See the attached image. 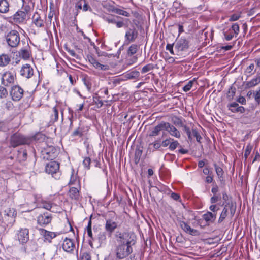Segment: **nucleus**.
<instances>
[{
  "label": "nucleus",
  "instance_id": "nucleus-3",
  "mask_svg": "<svg viewBox=\"0 0 260 260\" xmlns=\"http://www.w3.org/2000/svg\"><path fill=\"white\" fill-rule=\"evenodd\" d=\"M132 251V247L130 246L119 244L116 249V257L120 259H123L128 256Z\"/></svg>",
  "mask_w": 260,
  "mask_h": 260
},
{
  "label": "nucleus",
  "instance_id": "nucleus-10",
  "mask_svg": "<svg viewBox=\"0 0 260 260\" xmlns=\"http://www.w3.org/2000/svg\"><path fill=\"white\" fill-rule=\"evenodd\" d=\"M42 152L44 158L50 160L55 158L58 153L57 149L52 146L45 148Z\"/></svg>",
  "mask_w": 260,
  "mask_h": 260
},
{
  "label": "nucleus",
  "instance_id": "nucleus-60",
  "mask_svg": "<svg viewBox=\"0 0 260 260\" xmlns=\"http://www.w3.org/2000/svg\"><path fill=\"white\" fill-rule=\"evenodd\" d=\"M81 260H91V257L89 254L84 253L81 257Z\"/></svg>",
  "mask_w": 260,
  "mask_h": 260
},
{
  "label": "nucleus",
  "instance_id": "nucleus-41",
  "mask_svg": "<svg viewBox=\"0 0 260 260\" xmlns=\"http://www.w3.org/2000/svg\"><path fill=\"white\" fill-rule=\"evenodd\" d=\"M171 141L172 142L169 145V148L170 150L173 151L179 145V143L177 140H174L173 139H171Z\"/></svg>",
  "mask_w": 260,
  "mask_h": 260
},
{
  "label": "nucleus",
  "instance_id": "nucleus-32",
  "mask_svg": "<svg viewBox=\"0 0 260 260\" xmlns=\"http://www.w3.org/2000/svg\"><path fill=\"white\" fill-rule=\"evenodd\" d=\"M215 212H207L203 217L206 222H213L215 219Z\"/></svg>",
  "mask_w": 260,
  "mask_h": 260
},
{
  "label": "nucleus",
  "instance_id": "nucleus-12",
  "mask_svg": "<svg viewBox=\"0 0 260 260\" xmlns=\"http://www.w3.org/2000/svg\"><path fill=\"white\" fill-rule=\"evenodd\" d=\"M23 90L19 86L12 87L10 94L13 100L15 101H19L23 97Z\"/></svg>",
  "mask_w": 260,
  "mask_h": 260
},
{
  "label": "nucleus",
  "instance_id": "nucleus-39",
  "mask_svg": "<svg viewBox=\"0 0 260 260\" xmlns=\"http://www.w3.org/2000/svg\"><path fill=\"white\" fill-rule=\"evenodd\" d=\"M137 45L135 44H132L129 46L128 49L127 54L128 55H133L137 52Z\"/></svg>",
  "mask_w": 260,
  "mask_h": 260
},
{
  "label": "nucleus",
  "instance_id": "nucleus-37",
  "mask_svg": "<svg viewBox=\"0 0 260 260\" xmlns=\"http://www.w3.org/2000/svg\"><path fill=\"white\" fill-rule=\"evenodd\" d=\"M58 119V111L56 107H53L52 109V114L51 116V120L52 122H54L57 121Z\"/></svg>",
  "mask_w": 260,
  "mask_h": 260
},
{
  "label": "nucleus",
  "instance_id": "nucleus-24",
  "mask_svg": "<svg viewBox=\"0 0 260 260\" xmlns=\"http://www.w3.org/2000/svg\"><path fill=\"white\" fill-rule=\"evenodd\" d=\"M40 231L41 235L43 236L45 239L49 242L52 238L56 237V234L54 232H49L43 229H41Z\"/></svg>",
  "mask_w": 260,
  "mask_h": 260
},
{
  "label": "nucleus",
  "instance_id": "nucleus-31",
  "mask_svg": "<svg viewBox=\"0 0 260 260\" xmlns=\"http://www.w3.org/2000/svg\"><path fill=\"white\" fill-rule=\"evenodd\" d=\"M260 83V75L253 78L251 81L247 82L246 86L251 88L258 85Z\"/></svg>",
  "mask_w": 260,
  "mask_h": 260
},
{
  "label": "nucleus",
  "instance_id": "nucleus-7",
  "mask_svg": "<svg viewBox=\"0 0 260 260\" xmlns=\"http://www.w3.org/2000/svg\"><path fill=\"white\" fill-rule=\"evenodd\" d=\"M52 216L48 212H43L37 217V223L42 226H44L50 223L52 220Z\"/></svg>",
  "mask_w": 260,
  "mask_h": 260
},
{
  "label": "nucleus",
  "instance_id": "nucleus-59",
  "mask_svg": "<svg viewBox=\"0 0 260 260\" xmlns=\"http://www.w3.org/2000/svg\"><path fill=\"white\" fill-rule=\"evenodd\" d=\"M184 129L185 132H186L188 138L190 139L191 136V133L190 132L189 128L185 125L184 126Z\"/></svg>",
  "mask_w": 260,
  "mask_h": 260
},
{
  "label": "nucleus",
  "instance_id": "nucleus-30",
  "mask_svg": "<svg viewBox=\"0 0 260 260\" xmlns=\"http://www.w3.org/2000/svg\"><path fill=\"white\" fill-rule=\"evenodd\" d=\"M69 196L72 199L74 200H77L79 198V189L77 187H72L70 188L69 191Z\"/></svg>",
  "mask_w": 260,
  "mask_h": 260
},
{
  "label": "nucleus",
  "instance_id": "nucleus-42",
  "mask_svg": "<svg viewBox=\"0 0 260 260\" xmlns=\"http://www.w3.org/2000/svg\"><path fill=\"white\" fill-rule=\"evenodd\" d=\"M195 82L196 81L194 80L189 81L187 83V84L183 87V91L185 92H187V91H189L191 89V88H192L193 84L194 83H195Z\"/></svg>",
  "mask_w": 260,
  "mask_h": 260
},
{
  "label": "nucleus",
  "instance_id": "nucleus-36",
  "mask_svg": "<svg viewBox=\"0 0 260 260\" xmlns=\"http://www.w3.org/2000/svg\"><path fill=\"white\" fill-rule=\"evenodd\" d=\"M140 76V73L137 71H133L126 75L127 78L129 79H138Z\"/></svg>",
  "mask_w": 260,
  "mask_h": 260
},
{
  "label": "nucleus",
  "instance_id": "nucleus-5",
  "mask_svg": "<svg viewBox=\"0 0 260 260\" xmlns=\"http://www.w3.org/2000/svg\"><path fill=\"white\" fill-rule=\"evenodd\" d=\"M59 165L55 161H52L48 162L45 167V171L48 174H50L55 178H58L59 176Z\"/></svg>",
  "mask_w": 260,
  "mask_h": 260
},
{
  "label": "nucleus",
  "instance_id": "nucleus-29",
  "mask_svg": "<svg viewBox=\"0 0 260 260\" xmlns=\"http://www.w3.org/2000/svg\"><path fill=\"white\" fill-rule=\"evenodd\" d=\"M160 147V140L158 139L155 140L154 142L149 144L148 147V150H150V151H153L155 150L158 149Z\"/></svg>",
  "mask_w": 260,
  "mask_h": 260
},
{
  "label": "nucleus",
  "instance_id": "nucleus-63",
  "mask_svg": "<svg viewBox=\"0 0 260 260\" xmlns=\"http://www.w3.org/2000/svg\"><path fill=\"white\" fill-rule=\"evenodd\" d=\"M82 135V132L80 130L79 128H78V129L75 130L73 132V134H72V135L73 136H81Z\"/></svg>",
  "mask_w": 260,
  "mask_h": 260
},
{
  "label": "nucleus",
  "instance_id": "nucleus-8",
  "mask_svg": "<svg viewBox=\"0 0 260 260\" xmlns=\"http://www.w3.org/2000/svg\"><path fill=\"white\" fill-rule=\"evenodd\" d=\"M15 78V74L9 71L6 72L2 75V84L6 86H9L14 83Z\"/></svg>",
  "mask_w": 260,
  "mask_h": 260
},
{
  "label": "nucleus",
  "instance_id": "nucleus-16",
  "mask_svg": "<svg viewBox=\"0 0 260 260\" xmlns=\"http://www.w3.org/2000/svg\"><path fill=\"white\" fill-rule=\"evenodd\" d=\"M28 230L27 229H21L17 233V239L20 243H26L29 239Z\"/></svg>",
  "mask_w": 260,
  "mask_h": 260
},
{
  "label": "nucleus",
  "instance_id": "nucleus-21",
  "mask_svg": "<svg viewBox=\"0 0 260 260\" xmlns=\"http://www.w3.org/2000/svg\"><path fill=\"white\" fill-rule=\"evenodd\" d=\"M117 223L115 221H113V220H112V219H106L105 229L110 234H111L117 228Z\"/></svg>",
  "mask_w": 260,
  "mask_h": 260
},
{
  "label": "nucleus",
  "instance_id": "nucleus-22",
  "mask_svg": "<svg viewBox=\"0 0 260 260\" xmlns=\"http://www.w3.org/2000/svg\"><path fill=\"white\" fill-rule=\"evenodd\" d=\"M89 61L93 66L98 70L106 71L109 69V66L108 65L101 64L93 58H92L89 60Z\"/></svg>",
  "mask_w": 260,
  "mask_h": 260
},
{
  "label": "nucleus",
  "instance_id": "nucleus-45",
  "mask_svg": "<svg viewBox=\"0 0 260 260\" xmlns=\"http://www.w3.org/2000/svg\"><path fill=\"white\" fill-rule=\"evenodd\" d=\"M7 95L8 91L3 86H0V98H5Z\"/></svg>",
  "mask_w": 260,
  "mask_h": 260
},
{
  "label": "nucleus",
  "instance_id": "nucleus-52",
  "mask_svg": "<svg viewBox=\"0 0 260 260\" xmlns=\"http://www.w3.org/2000/svg\"><path fill=\"white\" fill-rule=\"evenodd\" d=\"M83 0H79L77 2L75 5L76 9L78 11L82 9Z\"/></svg>",
  "mask_w": 260,
  "mask_h": 260
},
{
  "label": "nucleus",
  "instance_id": "nucleus-58",
  "mask_svg": "<svg viewBox=\"0 0 260 260\" xmlns=\"http://www.w3.org/2000/svg\"><path fill=\"white\" fill-rule=\"evenodd\" d=\"M166 49L169 51L172 54H174L173 51V45L168 44L166 46Z\"/></svg>",
  "mask_w": 260,
  "mask_h": 260
},
{
  "label": "nucleus",
  "instance_id": "nucleus-20",
  "mask_svg": "<svg viewBox=\"0 0 260 260\" xmlns=\"http://www.w3.org/2000/svg\"><path fill=\"white\" fill-rule=\"evenodd\" d=\"M229 109L232 112H240L243 113L245 111V109L243 106H239V104L236 102L232 103L228 105Z\"/></svg>",
  "mask_w": 260,
  "mask_h": 260
},
{
  "label": "nucleus",
  "instance_id": "nucleus-64",
  "mask_svg": "<svg viewBox=\"0 0 260 260\" xmlns=\"http://www.w3.org/2000/svg\"><path fill=\"white\" fill-rule=\"evenodd\" d=\"M254 68V64L253 63H251L247 68L246 71L248 73H250Z\"/></svg>",
  "mask_w": 260,
  "mask_h": 260
},
{
  "label": "nucleus",
  "instance_id": "nucleus-62",
  "mask_svg": "<svg viewBox=\"0 0 260 260\" xmlns=\"http://www.w3.org/2000/svg\"><path fill=\"white\" fill-rule=\"evenodd\" d=\"M116 27L117 28H121L124 26V23L122 21H116V23H115Z\"/></svg>",
  "mask_w": 260,
  "mask_h": 260
},
{
  "label": "nucleus",
  "instance_id": "nucleus-2",
  "mask_svg": "<svg viewBox=\"0 0 260 260\" xmlns=\"http://www.w3.org/2000/svg\"><path fill=\"white\" fill-rule=\"evenodd\" d=\"M31 139L19 134L15 133L11 137V145L15 147L20 145L29 144Z\"/></svg>",
  "mask_w": 260,
  "mask_h": 260
},
{
  "label": "nucleus",
  "instance_id": "nucleus-44",
  "mask_svg": "<svg viewBox=\"0 0 260 260\" xmlns=\"http://www.w3.org/2000/svg\"><path fill=\"white\" fill-rule=\"evenodd\" d=\"M142 150L139 148L136 149L135 151V161L137 163L139 161L140 157L142 154Z\"/></svg>",
  "mask_w": 260,
  "mask_h": 260
},
{
  "label": "nucleus",
  "instance_id": "nucleus-61",
  "mask_svg": "<svg viewBox=\"0 0 260 260\" xmlns=\"http://www.w3.org/2000/svg\"><path fill=\"white\" fill-rule=\"evenodd\" d=\"M106 237V235L104 233H100L99 234V239L101 242H103L105 240Z\"/></svg>",
  "mask_w": 260,
  "mask_h": 260
},
{
  "label": "nucleus",
  "instance_id": "nucleus-23",
  "mask_svg": "<svg viewBox=\"0 0 260 260\" xmlns=\"http://www.w3.org/2000/svg\"><path fill=\"white\" fill-rule=\"evenodd\" d=\"M107 9L109 12H113L118 15L124 16L126 17L129 16V13L127 11L123 9L115 8L112 6H109V8H108Z\"/></svg>",
  "mask_w": 260,
  "mask_h": 260
},
{
  "label": "nucleus",
  "instance_id": "nucleus-40",
  "mask_svg": "<svg viewBox=\"0 0 260 260\" xmlns=\"http://www.w3.org/2000/svg\"><path fill=\"white\" fill-rule=\"evenodd\" d=\"M154 67L153 64H148L142 68L141 73L143 74L147 73L151 70H152L154 69Z\"/></svg>",
  "mask_w": 260,
  "mask_h": 260
},
{
  "label": "nucleus",
  "instance_id": "nucleus-13",
  "mask_svg": "<svg viewBox=\"0 0 260 260\" xmlns=\"http://www.w3.org/2000/svg\"><path fill=\"white\" fill-rule=\"evenodd\" d=\"M188 44L189 42L187 39L181 37L176 41L175 44V48L178 51H184L188 48Z\"/></svg>",
  "mask_w": 260,
  "mask_h": 260
},
{
  "label": "nucleus",
  "instance_id": "nucleus-17",
  "mask_svg": "<svg viewBox=\"0 0 260 260\" xmlns=\"http://www.w3.org/2000/svg\"><path fill=\"white\" fill-rule=\"evenodd\" d=\"M75 244L71 239L66 238L62 244L63 249L68 252H71L75 248Z\"/></svg>",
  "mask_w": 260,
  "mask_h": 260
},
{
  "label": "nucleus",
  "instance_id": "nucleus-15",
  "mask_svg": "<svg viewBox=\"0 0 260 260\" xmlns=\"http://www.w3.org/2000/svg\"><path fill=\"white\" fill-rule=\"evenodd\" d=\"M29 7H26V12L23 11H18L13 15V20L15 23H21L24 21L26 17V14L29 11Z\"/></svg>",
  "mask_w": 260,
  "mask_h": 260
},
{
  "label": "nucleus",
  "instance_id": "nucleus-18",
  "mask_svg": "<svg viewBox=\"0 0 260 260\" xmlns=\"http://www.w3.org/2000/svg\"><path fill=\"white\" fill-rule=\"evenodd\" d=\"M18 54L19 57L23 59H28L31 55L30 47L27 45L26 47L21 48L18 51Z\"/></svg>",
  "mask_w": 260,
  "mask_h": 260
},
{
  "label": "nucleus",
  "instance_id": "nucleus-26",
  "mask_svg": "<svg viewBox=\"0 0 260 260\" xmlns=\"http://www.w3.org/2000/svg\"><path fill=\"white\" fill-rule=\"evenodd\" d=\"M32 22L38 27H41L44 26V21L41 18L39 14L36 12L32 16Z\"/></svg>",
  "mask_w": 260,
  "mask_h": 260
},
{
  "label": "nucleus",
  "instance_id": "nucleus-11",
  "mask_svg": "<svg viewBox=\"0 0 260 260\" xmlns=\"http://www.w3.org/2000/svg\"><path fill=\"white\" fill-rule=\"evenodd\" d=\"M164 129L173 137L177 138H180L181 137L180 132L173 125L169 122H164Z\"/></svg>",
  "mask_w": 260,
  "mask_h": 260
},
{
  "label": "nucleus",
  "instance_id": "nucleus-43",
  "mask_svg": "<svg viewBox=\"0 0 260 260\" xmlns=\"http://www.w3.org/2000/svg\"><path fill=\"white\" fill-rule=\"evenodd\" d=\"M69 184L74 185L75 186H78L79 185V181L77 179L76 176H74L73 175H72L71 177Z\"/></svg>",
  "mask_w": 260,
  "mask_h": 260
},
{
  "label": "nucleus",
  "instance_id": "nucleus-25",
  "mask_svg": "<svg viewBox=\"0 0 260 260\" xmlns=\"http://www.w3.org/2000/svg\"><path fill=\"white\" fill-rule=\"evenodd\" d=\"M164 131V121L160 122L158 125L155 126L149 134V136L151 137L158 136L160 131Z\"/></svg>",
  "mask_w": 260,
  "mask_h": 260
},
{
  "label": "nucleus",
  "instance_id": "nucleus-53",
  "mask_svg": "<svg viewBox=\"0 0 260 260\" xmlns=\"http://www.w3.org/2000/svg\"><path fill=\"white\" fill-rule=\"evenodd\" d=\"M240 16L239 15L234 14L232 15L229 18L230 21H235L238 20L240 18Z\"/></svg>",
  "mask_w": 260,
  "mask_h": 260
},
{
  "label": "nucleus",
  "instance_id": "nucleus-28",
  "mask_svg": "<svg viewBox=\"0 0 260 260\" xmlns=\"http://www.w3.org/2000/svg\"><path fill=\"white\" fill-rule=\"evenodd\" d=\"M9 4L7 0H0V13H6L8 12Z\"/></svg>",
  "mask_w": 260,
  "mask_h": 260
},
{
  "label": "nucleus",
  "instance_id": "nucleus-35",
  "mask_svg": "<svg viewBox=\"0 0 260 260\" xmlns=\"http://www.w3.org/2000/svg\"><path fill=\"white\" fill-rule=\"evenodd\" d=\"M27 152L25 150L21 149L18 151L17 157L19 161H24L27 158Z\"/></svg>",
  "mask_w": 260,
  "mask_h": 260
},
{
  "label": "nucleus",
  "instance_id": "nucleus-47",
  "mask_svg": "<svg viewBox=\"0 0 260 260\" xmlns=\"http://www.w3.org/2000/svg\"><path fill=\"white\" fill-rule=\"evenodd\" d=\"M15 213L14 212H6L5 214H4V218H5V219H6L7 217H11V219H10V222H12L14 221V217L16 215H14Z\"/></svg>",
  "mask_w": 260,
  "mask_h": 260
},
{
  "label": "nucleus",
  "instance_id": "nucleus-51",
  "mask_svg": "<svg viewBox=\"0 0 260 260\" xmlns=\"http://www.w3.org/2000/svg\"><path fill=\"white\" fill-rule=\"evenodd\" d=\"M104 19L109 23L115 24L116 23V19L112 17H104Z\"/></svg>",
  "mask_w": 260,
  "mask_h": 260
},
{
  "label": "nucleus",
  "instance_id": "nucleus-56",
  "mask_svg": "<svg viewBox=\"0 0 260 260\" xmlns=\"http://www.w3.org/2000/svg\"><path fill=\"white\" fill-rule=\"evenodd\" d=\"M223 34L224 38L226 41H230L232 40L234 37V35L232 34H228L226 32H224Z\"/></svg>",
  "mask_w": 260,
  "mask_h": 260
},
{
  "label": "nucleus",
  "instance_id": "nucleus-54",
  "mask_svg": "<svg viewBox=\"0 0 260 260\" xmlns=\"http://www.w3.org/2000/svg\"><path fill=\"white\" fill-rule=\"evenodd\" d=\"M251 151V147L250 146H247L246 149L244 152V156L245 158H247V157L250 154Z\"/></svg>",
  "mask_w": 260,
  "mask_h": 260
},
{
  "label": "nucleus",
  "instance_id": "nucleus-34",
  "mask_svg": "<svg viewBox=\"0 0 260 260\" xmlns=\"http://www.w3.org/2000/svg\"><path fill=\"white\" fill-rule=\"evenodd\" d=\"M38 208L44 209L47 210H50L52 208L51 204L45 201H42L38 203Z\"/></svg>",
  "mask_w": 260,
  "mask_h": 260
},
{
  "label": "nucleus",
  "instance_id": "nucleus-57",
  "mask_svg": "<svg viewBox=\"0 0 260 260\" xmlns=\"http://www.w3.org/2000/svg\"><path fill=\"white\" fill-rule=\"evenodd\" d=\"M254 98L255 101L258 104H260V89L259 91H257L255 95H254Z\"/></svg>",
  "mask_w": 260,
  "mask_h": 260
},
{
  "label": "nucleus",
  "instance_id": "nucleus-33",
  "mask_svg": "<svg viewBox=\"0 0 260 260\" xmlns=\"http://www.w3.org/2000/svg\"><path fill=\"white\" fill-rule=\"evenodd\" d=\"M214 167L218 178L220 181H222L223 180V176L224 174L223 169L216 164H214Z\"/></svg>",
  "mask_w": 260,
  "mask_h": 260
},
{
  "label": "nucleus",
  "instance_id": "nucleus-27",
  "mask_svg": "<svg viewBox=\"0 0 260 260\" xmlns=\"http://www.w3.org/2000/svg\"><path fill=\"white\" fill-rule=\"evenodd\" d=\"M11 61V57L7 54H2L0 55V67H4L9 64Z\"/></svg>",
  "mask_w": 260,
  "mask_h": 260
},
{
  "label": "nucleus",
  "instance_id": "nucleus-19",
  "mask_svg": "<svg viewBox=\"0 0 260 260\" xmlns=\"http://www.w3.org/2000/svg\"><path fill=\"white\" fill-rule=\"evenodd\" d=\"M138 32L136 29H129L125 34V38L128 42H134L137 38Z\"/></svg>",
  "mask_w": 260,
  "mask_h": 260
},
{
  "label": "nucleus",
  "instance_id": "nucleus-6",
  "mask_svg": "<svg viewBox=\"0 0 260 260\" xmlns=\"http://www.w3.org/2000/svg\"><path fill=\"white\" fill-rule=\"evenodd\" d=\"M222 199L223 203L222 206H224L222 211H235L236 206L225 192L222 193Z\"/></svg>",
  "mask_w": 260,
  "mask_h": 260
},
{
  "label": "nucleus",
  "instance_id": "nucleus-46",
  "mask_svg": "<svg viewBox=\"0 0 260 260\" xmlns=\"http://www.w3.org/2000/svg\"><path fill=\"white\" fill-rule=\"evenodd\" d=\"M91 163V159L89 157H86L84 159L83 161V164L85 168L87 169H90V165Z\"/></svg>",
  "mask_w": 260,
  "mask_h": 260
},
{
  "label": "nucleus",
  "instance_id": "nucleus-1",
  "mask_svg": "<svg viewBox=\"0 0 260 260\" xmlns=\"http://www.w3.org/2000/svg\"><path fill=\"white\" fill-rule=\"evenodd\" d=\"M136 236L133 233H120L117 235V241L120 244L132 247L136 243Z\"/></svg>",
  "mask_w": 260,
  "mask_h": 260
},
{
  "label": "nucleus",
  "instance_id": "nucleus-55",
  "mask_svg": "<svg viewBox=\"0 0 260 260\" xmlns=\"http://www.w3.org/2000/svg\"><path fill=\"white\" fill-rule=\"evenodd\" d=\"M171 138H169L162 141L161 145L163 147H167L170 144Z\"/></svg>",
  "mask_w": 260,
  "mask_h": 260
},
{
  "label": "nucleus",
  "instance_id": "nucleus-49",
  "mask_svg": "<svg viewBox=\"0 0 260 260\" xmlns=\"http://www.w3.org/2000/svg\"><path fill=\"white\" fill-rule=\"evenodd\" d=\"M232 30L234 31L236 36L238 35L239 32V26L237 23H234L231 27Z\"/></svg>",
  "mask_w": 260,
  "mask_h": 260
},
{
  "label": "nucleus",
  "instance_id": "nucleus-9",
  "mask_svg": "<svg viewBox=\"0 0 260 260\" xmlns=\"http://www.w3.org/2000/svg\"><path fill=\"white\" fill-rule=\"evenodd\" d=\"M179 225L181 229L187 234L193 236H198L200 235V232L191 226L184 221L179 220Z\"/></svg>",
  "mask_w": 260,
  "mask_h": 260
},
{
  "label": "nucleus",
  "instance_id": "nucleus-4",
  "mask_svg": "<svg viewBox=\"0 0 260 260\" xmlns=\"http://www.w3.org/2000/svg\"><path fill=\"white\" fill-rule=\"evenodd\" d=\"M20 36L16 30H11L6 37V41L9 46L16 47L20 42Z\"/></svg>",
  "mask_w": 260,
  "mask_h": 260
},
{
  "label": "nucleus",
  "instance_id": "nucleus-38",
  "mask_svg": "<svg viewBox=\"0 0 260 260\" xmlns=\"http://www.w3.org/2000/svg\"><path fill=\"white\" fill-rule=\"evenodd\" d=\"M92 217H93V214H91L90 215V219L89 221H88V225L86 228V232H87L88 236L91 239H93V238L92 236V230H91V218H92Z\"/></svg>",
  "mask_w": 260,
  "mask_h": 260
},
{
  "label": "nucleus",
  "instance_id": "nucleus-14",
  "mask_svg": "<svg viewBox=\"0 0 260 260\" xmlns=\"http://www.w3.org/2000/svg\"><path fill=\"white\" fill-rule=\"evenodd\" d=\"M20 74L23 77L29 79L34 75V69L30 64L26 63L21 67Z\"/></svg>",
  "mask_w": 260,
  "mask_h": 260
},
{
  "label": "nucleus",
  "instance_id": "nucleus-48",
  "mask_svg": "<svg viewBox=\"0 0 260 260\" xmlns=\"http://www.w3.org/2000/svg\"><path fill=\"white\" fill-rule=\"evenodd\" d=\"M83 11H87V10H91V8L88 5L86 0H83L82 9Z\"/></svg>",
  "mask_w": 260,
  "mask_h": 260
},
{
  "label": "nucleus",
  "instance_id": "nucleus-50",
  "mask_svg": "<svg viewBox=\"0 0 260 260\" xmlns=\"http://www.w3.org/2000/svg\"><path fill=\"white\" fill-rule=\"evenodd\" d=\"M221 199V197L219 195L215 194L211 198V203L212 204L218 202Z\"/></svg>",
  "mask_w": 260,
  "mask_h": 260
}]
</instances>
